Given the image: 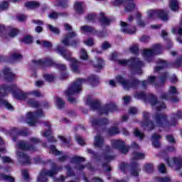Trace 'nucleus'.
I'll use <instances>...</instances> for the list:
<instances>
[{"mask_svg":"<svg viewBox=\"0 0 182 182\" xmlns=\"http://www.w3.org/2000/svg\"><path fill=\"white\" fill-rule=\"evenodd\" d=\"M100 112H103L105 114H107L109 112H114L116 110V105L114 103H109L105 107L100 109Z\"/></svg>","mask_w":182,"mask_h":182,"instance_id":"6ab92c4d","label":"nucleus"},{"mask_svg":"<svg viewBox=\"0 0 182 182\" xmlns=\"http://www.w3.org/2000/svg\"><path fill=\"white\" fill-rule=\"evenodd\" d=\"M119 133V129L114 127L109 129V134L110 136H113L114 134H117Z\"/></svg>","mask_w":182,"mask_h":182,"instance_id":"8fccbe9b","label":"nucleus"},{"mask_svg":"<svg viewBox=\"0 0 182 182\" xmlns=\"http://www.w3.org/2000/svg\"><path fill=\"white\" fill-rule=\"evenodd\" d=\"M19 33V30L16 28H12L9 33L10 38H15L16 35Z\"/></svg>","mask_w":182,"mask_h":182,"instance_id":"58836bf2","label":"nucleus"},{"mask_svg":"<svg viewBox=\"0 0 182 182\" xmlns=\"http://www.w3.org/2000/svg\"><path fill=\"white\" fill-rule=\"evenodd\" d=\"M84 6L83 3L79 1L75 2L74 4V9L76 14H82L83 12Z\"/></svg>","mask_w":182,"mask_h":182,"instance_id":"4be33fe9","label":"nucleus"},{"mask_svg":"<svg viewBox=\"0 0 182 182\" xmlns=\"http://www.w3.org/2000/svg\"><path fill=\"white\" fill-rule=\"evenodd\" d=\"M66 170H67V176L68 177L73 176V172H72V169L69 166L66 167Z\"/></svg>","mask_w":182,"mask_h":182,"instance_id":"69168bd1","label":"nucleus"},{"mask_svg":"<svg viewBox=\"0 0 182 182\" xmlns=\"http://www.w3.org/2000/svg\"><path fill=\"white\" fill-rule=\"evenodd\" d=\"M169 7L171 11H177L178 9V1L177 0H170Z\"/></svg>","mask_w":182,"mask_h":182,"instance_id":"a878e982","label":"nucleus"},{"mask_svg":"<svg viewBox=\"0 0 182 182\" xmlns=\"http://www.w3.org/2000/svg\"><path fill=\"white\" fill-rule=\"evenodd\" d=\"M121 31L124 32V33H129V35H133V33H136V28L133 27L132 29H130V26H129L125 22L121 21Z\"/></svg>","mask_w":182,"mask_h":182,"instance_id":"4468645a","label":"nucleus"},{"mask_svg":"<svg viewBox=\"0 0 182 182\" xmlns=\"http://www.w3.org/2000/svg\"><path fill=\"white\" fill-rule=\"evenodd\" d=\"M135 8L136 5H134V3H131L129 5L125 7V11L130 12L131 11H133V9H134Z\"/></svg>","mask_w":182,"mask_h":182,"instance_id":"c03bdc74","label":"nucleus"},{"mask_svg":"<svg viewBox=\"0 0 182 182\" xmlns=\"http://www.w3.org/2000/svg\"><path fill=\"white\" fill-rule=\"evenodd\" d=\"M61 56L64 58L66 60H69L70 62V68L71 70L77 73L79 72V65H80V62L75 58L72 57V53L69 51L65 50L61 53Z\"/></svg>","mask_w":182,"mask_h":182,"instance_id":"39448f33","label":"nucleus"},{"mask_svg":"<svg viewBox=\"0 0 182 182\" xmlns=\"http://www.w3.org/2000/svg\"><path fill=\"white\" fill-rule=\"evenodd\" d=\"M166 140L169 141V143H174V138L171 135L166 136Z\"/></svg>","mask_w":182,"mask_h":182,"instance_id":"774afa93","label":"nucleus"},{"mask_svg":"<svg viewBox=\"0 0 182 182\" xmlns=\"http://www.w3.org/2000/svg\"><path fill=\"white\" fill-rule=\"evenodd\" d=\"M143 116L144 120H145V122L143 123V127H149V129H148V130L153 129L154 127V125H153L152 122H149V117H150V114L148 112H144Z\"/></svg>","mask_w":182,"mask_h":182,"instance_id":"f3484780","label":"nucleus"},{"mask_svg":"<svg viewBox=\"0 0 182 182\" xmlns=\"http://www.w3.org/2000/svg\"><path fill=\"white\" fill-rule=\"evenodd\" d=\"M81 31L84 33H87L89 32H93V28L89 26H83L81 27Z\"/></svg>","mask_w":182,"mask_h":182,"instance_id":"473e14b6","label":"nucleus"},{"mask_svg":"<svg viewBox=\"0 0 182 182\" xmlns=\"http://www.w3.org/2000/svg\"><path fill=\"white\" fill-rule=\"evenodd\" d=\"M155 122L156 126H164L167 124V117L163 114L158 115L155 117Z\"/></svg>","mask_w":182,"mask_h":182,"instance_id":"2eb2a0df","label":"nucleus"},{"mask_svg":"<svg viewBox=\"0 0 182 182\" xmlns=\"http://www.w3.org/2000/svg\"><path fill=\"white\" fill-rule=\"evenodd\" d=\"M112 146L114 149H118L123 153V154H126L127 151H129V148L124 146V142L121 140H113L112 141Z\"/></svg>","mask_w":182,"mask_h":182,"instance_id":"ddd939ff","label":"nucleus"},{"mask_svg":"<svg viewBox=\"0 0 182 182\" xmlns=\"http://www.w3.org/2000/svg\"><path fill=\"white\" fill-rule=\"evenodd\" d=\"M43 112L42 110L38 109L36 113L33 112H28L27 114V119L26 122L29 126H35L38 122V119L39 117H42V116H44Z\"/></svg>","mask_w":182,"mask_h":182,"instance_id":"1a4fd4ad","label":"nucleus"},{"mask_svg":"<svg viewBox=\"0 0 182 182\" xmlns=\"http://www.w3.org/2000/svg\"><path fill=\"white\" fill-rule=\"evenodd\" d=\"M44 79L47 82H53V80L55 79V76L53 75H49V74H46L44 75Z\"/></svg>","mask_w":182,"mask_h":182,"instance_id":"79ce46f5","label":"nucleus"},{"mask_svg":"<svg viewBox=\"0 0 182 182\" xmlns=\"http://www.w3.org/2000/svg\"><path fill=\"white\" fill-rule=\"evenodd\" d=\"M16 85L6 86L2 85L0 87V105H2L8 110H14V106L9 103L4 97L8 95V92H11L13 94V96L18 100H25L26 97H29L31 95L35 97H41L42 93L38 90L32 91L30 92H23L16 91Z\"/></svg>","mask_w":182,"mask_h":182,"instance_id":"f257e3e1","label":"nucleus"},{"mask_svg":"<svg viewBox=\"0 0 182 182\" xmlns=\"http://www.w3.org/2000/svg\"><path fill=\"white\" fill-rule=\"evenodd\" d=\"M27 103L31 106V107H39V102L33 100H28Z\"/></svg>","mask_w":182,"mask_h":182,"instance_id":"c9c22d12","label":"nucleus"},{"mask_svg":"<svg viewBox=\"0 0 182 182\" xmlns=\"http://www.w3.org/2000/svg\"><path fill=\"white\" fill-rule=\"evenodd\" d=\"M26 6L30 9H33V8H38V6H39V3H36L35 1H28L26 3Z\"/></svg>","mask_w":182,"mask_h":182,"instance_id":"7c9ffc66","label":"nucleus"},{"mask_svg":"<svg viewBox=\"0 0 182 182\" xmlns=\"http://www.w3.org/2000/svg\"><path fill=\"white\" fill-rule=\"evenodd\" d=\"M72 163H75L77 165L78 170H83L85 166L83 165H80L82 161H85V158H82L80 156H74L71 160Z\"/></svg>","mask_w":182,"mask_h":182,"instance_id":"dca6fc26","label":"nucleus"},{"mask_svg":"<svg viewBox=\"0 0 182 182\" xmlns=\"http://www.w3.org/2000/svg\"><path fill=\"white\" fill-rule=\"evenodd\" d=\"M116 83H120L125 90H129L131 87H136V86L139 85V81L135 80L132 82L126 80L123 76L118 75L116 77V82H114V80H110L109 82V86H112V87H114V86H116Z\"/></svg>","mask_w":182,"mask_h":182,"instance_id":"20e7f679","label":"nucleus"},{"mask_svg":"<svg viewBox=\"0 0 182 182\" xmlns=\"http://www.w3.org/2000/svg\"><path fill=\"white\" fill-rule=\"evenodd\" d=\"M136 17L138 18L137 23L139 26H141V28L144 27L146 24L144 23V22L140 20V18H141V14L140 13H137Z\"/></svg>","mask_w":182,"mask_h":182,"instance_id":"4c0bfd02","label":"nucleus"},{"mask_svg":"<svg viewBox=\"0 0 182 182\" xmlns=\"http://www.w3.org/2000/svg\"><path fill=\"white\" fill-rule=\"evenodd\" d=\"M168 164L170 167H173V166H179L181 164H182V159L180 157L171 158L168 161Z\"/></svg>","mask_w":182,"mask_h":182,"instance_id":"412c9836","label":"nucleus"},{"mask_svg":"<svg viewBox=\"0 0 182 182\" xmlns=\"http://www.w3.org/2000/svg\"><path fill=\"white\" fill-rule=\"evenodd\" d=\"M56 106L58 109H62V107L65 106V102H63L60 97H56Z\"/></svg>","mask_w":182,"mask_h":182,"instance_id":"f704fd0d","label":"nucleus"},{"mask_svg":"<svg viewBox=\"0 0 182 182\" xmlns=\"http://www.w3.org/2000/svg\"><path fill=\"white\" fill-rule=\"evenodd\" d=\"M22 42H24V43H31L32 37L31 36H27L22 39Z\"/></svg>","mask_w":182,"mask_h":182,"instance_id":"3c124183","label":"nucleus"},{"mask_svg":"<svg viewBox=\"0 0 182 182\" xmlns=\"http://www.w3.org/2000/svg\"><path fill=\"white\" fill-rule=\"evenodd\" d=\"M149 19H157L160 18L162 21H168V13L165 10H149L147 11Z\"/></svg>","mask_w":182,"mask_h":182,"instance_id":"423d86ee","label":"nucleus"},{"mask_svg":"<svg viewBox=\"0 0 182 182\" xmlns=\"http://www.w3.org/2000/svg\"><path fill=\"white\" fill-rule=\"evenodd\" d=\"M159 170L160 173H166V166H164V164H161V165H159Z\"/></svg>","mask_w":182,"mask_h":182,"instance_id":"bf43d9fd","label":"nucleus"},{"mask_svg":"<svg viewBox=\"0 0 182 182\" xmlns=\"http://www.w3.org/2000/svg\"><path fill=\"white\" fill-rule=\"evenodd\" d=\"M50 150L52 152V154H55V156H59V154H62V152L58 151V149H56V147H55V146H50Z\"/></svg>","mask_w":182,"mask_h":182,"instance_id":"a19ab883","label":"nucleus"},{"mask_svg":"<svg viewBox=\"0 0 182 182\" xmlns=\"http://www.w3.org/2000/svg\"><path fill=\"white\" fill-rule=\"evenodd\" d=\"M161 139V136L159 134H154L151 138L152 144L154 147H160V143L159 139Z\"/></svg>","mask_w":182,"mask_h":182,"instance_id":"b1692460","label":"nucleus"},{"mask_svg":"<svg viewBox=\"0 0 182 182\" xmlns=\"http://www.w3.org/2000/svg\"><path fill=\"white\" fill-rule=\"evenodd\" d=\"M91 122H92V124H93V126H96L97 124H107V123H108V121L106 119H104L101 120L100 122H98L96 119H94Z\"/></svg>","mask_w":182,"mask_h":182,"instance_id":"72a5a7b5","label":"nucleus"},{"mask_svg":"<svg viewBox=\"0 0 182 182\" xmlns=\"http://www.w3.org/2000/svg\"><path fill=\"white\" fill-rule=\"evenodd\" d=\"M97 64L95 65V68H97V69H102V68H103V60L97 58Z\"/></svg>","mask_w":182,"mask_h":182,"instance_id":"de8ad7c7","label":"nucleus"},{"mask_svg":"<svg viewBox=\"0 0 182 182\" xmlns=\"http://www.w3.org/2000/svg\"><path fill=\"white\" fill-rule=\"evenodd\" d=\"M3 163H12V159L8 156L1 157Z\"/></svg>","mask_w":182,"mask_h":182,"instance_id":"4d7b16f0","label":"nucleus"},{"mask_svg":"<svg viewBox=\"0 0 182 182\" xmlns=\"http://www.w3.org/2000/svg\"><path fill=\"white\" fill-rule=\"evenodd\" d=\"M11 58L13 60H19L20 59H22V55L18 53H14L11 55Z\"/></svg>","mask_w":182,"mask_h":182,"instance_id":"37998d69","label":"nucleus"},{"mask_svg":"<svg viewBox=\"0 0 182 182\" xmlns=\"http://www.w3.org/2000/svg\"><path fill=\"white\" fill-rule=\"evenodd\" d=\"M158 65H159V66H157L155 68V70L156 72H159V70H160L161 69H163L164 68H167V63L164 60H159L158 61Z\"/></svg>","mask_w":182,"mask_h":182,"instance_id":"bb28decb","label":"nucleus"},{"mask_svg":"<svg viewBox=\"0 0 182 182\" xmlns=\"http://www.w3.org/2000/svg\"><path fill=\"white\" fill-rule=\"evenodd\" d=\"M161 50V46L160 44L155 45L153 49H145L144 50L142 55L146 60L150 61V58H153L154 55H159Z\"/></svg>","mask_w":182,"mask_h":182,"instance_id":"6e6552de","label":"nucleus"},{"mask_svg":"<svg viewBox=\"0 0 182 182\" xmlns=\"http://www.w3.org/2000/svg\"><path fill=\"white\" fill-rule=\"evenodd\" d=\"M21 173H22V176L25 178V180H28V178H29V175L28 174V171L23 170Z\"/></svg>","mask_w":182,"mask_h":182,"instance_id":"e2e57ef3","label":"nucleus"},{"mask_svg":"<svg viewBox=\"0 0 182 182\" xmlns=\"http://www.w3.org/2000/svg\"><path fill=\"white\" fill-rule=\"evenodd\" d=\"M102 48L103 50H106V49H109V48H110V43H109L107 41H105L103 43Z\"/></svg>","mask_w":182,"mask_h":182,"instance_id":"13d9d810","label":"nucleus"},{"mask_svg":"<svg viewBox=\"0 0 182 182\" xmlns=\"http://www.w3.org/2000/svg\"><path fill=\"white\" fill-rule=\"evenodd\" d=\"M75 139L78 144H80L81 146H83L85 144V140H83V139L80 136H75Z\"/></svg>","mask_w":182,"mask_h":182,"instance_id":"6e6d98bb","label":"nucleus"},{"mask_svg":"<svg viewBox=\"0 0 182 182\" xmlns=\"http://www.w3.org/2000/svg\"><path fill=\"white\" fill-rule=\"evenodd\" d=\"M9 6V4L8 1H4L0 4V11H5V9H8Z\"/></svg>","mask_w":182,"mask_h":182,"instance_id":"a18cd8bd","label":"nucleus"},{"mask_svg":"<svg viewBox=\"0 0 182 182\" xmlns=\"http://www.w3.org/2000/svg\"><path fill=\"white\" fill-rule=\"evenodd\" d=\"M58 16H59V14L55 11H52L48 15V18H50V19H56V18H58Z\"/></svg>","mask_w":182,"mask_h":182,"instance_id":"5fc2aeb1","label":"nucleus"},{"mask_svg":"<svg viewBox=\"0 0 182 182\" xmlns=\"http://www.w3.org/2000/svg\"><path fill=\"white\" fill-rule=\"evenodd\" d=\"M64 27L68 31V33L64 36L62 43L65 46H73L75 48L76 44L79 43V40H73V38H76V33L72 31V26L68 23L64 24Z\"/></svg>","mask_w":182,"mask_h":182,"instance_id":"7ed1b4c3","label":"nucleus"},{"mask_svg":"<svg viewBox=\"0 0 182 182\" xmlns=\"http://www.w3.org/2000/svg\"><path fill=\"white\" fill-rule=\"evenodd\" d=\"M43 136L44 137H47L50 141H56V140H55L52 136V131H50V129H48L47 132H43Z\"/></svg>","mask_w":182,"mask_h":182,"instance_id":"393cba45","label":"nucleus"},{"mask_svg":"<svg viewBox=\"0 0 182 182\" xmlns=\"http://www.w3.org/2000/svg\"><path fill=\"white\" fill-rule=\"evenodd\" d=\"M80 58L82 60H87L89 59V55H87V52H86V50L82 48L80 51Z\"/></svg>","mask_w":182,"mask_h":182,"instance_id":"cd10ccee","label":"nucleus"},{"mask_svg":"<svg viewBox=\"0 0 182 182\" xmlns=\"http://www.w3.org/2000/svg\"><path fill=\"white\" fill-rule=\"evenodd\" d=\"M133 157L135 160H140V159H144V154L134 152L133 154Z\"/></svg>","mask_w":182,"mask_h":182,"instance_id":"e433bc0d","label":"nucleus"},{"mask_svg":"<svg viewBox=\"0 0 182 182\" xmlns=\"http://www.w3.org/2000/svg\"><path fill=\"white\" fill-rule=\"evenodd\" d=\"M158 182H170V178L166 177L165 178H159L157 180Z\"/></svg>","mask_w":182,"mask_h":182,"instance_id":"338daca9","label":"nucleus"},{"mask_svg":"<svg viewBox=\"0 0 182 182\" xmlns=\"http://www.w3.org/2000/svg\"><path fill=\"white\" fill-rule=\"evenodd\" d=\"M84 43L85 45H87V46H93V45H95V42L92 38H88L87 40L85 41Z\"/></svg>","mask_w":182,"mask_h":182,"instance_id":"603ef678","label":"nucleus"},{"mask_svg":"<svg viewBox=\"0 0 182 182\" xmlns=\"http://www.w3.org/2000/svg\"><path fill=\"white\" fill-rule=\"evenodd\" d=\"M48 28L49 29V31H50V32L55 33V35H59L60 33V30H59L58 27H55L50 24L48 25Z\"/></svg>","mask_w":182,"mask_h":182,"instance_id":"c85d7f7f","label":"nucleus"},{"mask_svg":"<svg viewBox=\"0 0 182 182\" xmlns=\"http://www.w3.org/2000/svg\"><path fill=\"white\" fill-rule=\"evenodd\" d=\"M18 151H17V156L21 161V163H24L25 164H29L31 163V159L28 155H26L23 153V150H30V151H35V148L33 146H28L26 143L23 141H21L18 144Z\"/></svg>","mask_w":182,"mask_h":182,"instance_id":"f03ea898","label":"nucleus"},{"mask_svg":"<svg viewBox=\"0 0 182 182\" xmlns=\"http://www.w3.org/2000/svg\"><path fill=\"white\" fill-rule=\"evenodd\" d=\"M58 139H60V140H61V141L64 143V144H69V140L66 139V138L63 136H58Z\"/></svg>","mask_w":182,"mask_h":182,"instance_id":"052dcab7","label":"nucleus"},{"mask_svg":"<svg viewBox=\"0 0 182 182\" xmlns=\"http://www.w3.org/2000/svg\"><path fill=\"white\" fill-rule=\"evenodd\" d=\"M119 65L122 66H142L143 63L138 58H131L130 60H119Z\"/></svg>","mask_w":182,"mask_h":182,"instance_id":"f8f14e48","label":"nucleus"},{"mask_svg":"<svg viewBox=\"0 0 182 182\" xmlns=\"http://www.w3.org/2000/svg\"><path fill=\"white\" fill-rule=\"evenodd\" d=\"M3 73L9 82H12V80L15 79V74H14L9 68H5L3 70Z\"/></svg>","mask_w":182,"mask_h":182,"instance_id":"a211bd4d","label":"nucleus"},{"mask_svg":"<svg viewBox=\"0 0 182 182\" xmlns=\"http://www.w3.org/2000/svg\"><path fill=\"white\" fill-rule=\"evenodd\" d=\"M149 103L153 109H156L157 112H161V110L166 109V105L163 102L157 101L154 95H151Z\"/></svg>","mask_w":182,"mask_h":182,"instance_id":"9b49d317","label":"nucleus"},{"mask_svg":"<svg viewBox=\"0 0 182 182\" xmlns=\"http://www.w3.org/2000/svg\"><path fill=\"white\" fill-rule=\"evenodd\" d=\"M131 53H136L139 52V46L137 45H133L129 48Z\"/></svg>","mask_w":182,"mask_h":182,"instance_id":"49530a36","label":"nucleus"},{"mask_svg":"<svg viewBox=\"0 0 182 182\" xmlns=\"http://www.w3.org/2000/svg\"><path fill=\"white\" fill-rule=\"evenodd\" d=\"M0 180H6V181L14 182L15 179L11 176H8L6 175L0 174Z\"/></svg>","mask_w":182,"mask_h":182,"instance_id":"2f4dec72","label":"nucleus"},{"mask_svg":"<svg viewBox=\"0 0 182 182\" xmlns=\"http://www.w3.org/2000/svg\"><path fill=\"white\" fill-rule=\"evenodd\" d=\"M134 134L136 137H139V139H143L144 137V134L140 132L138 129H135L134 131Z\"/></svg>","mask_w":182,"mask_h":182,"instance_id":"ea45409f","label":"nucleus"},{"mask_svg":"<svg viewBox=\"0 0 182 182\" xmlns=\"http://www.w3.org/2000/svg\"><path fill=\"white\" fill-rule=\"evenodd\" d=\"M87 105H89L91 109H93L94 110L95 109H100V102L97 100H90V97L87 98Z\"/></svg>","mask_w":182,"mask_h":182,"instance_id":"aec40b11","label":"nucleus"},{"mask_svg":"<svg viewBox=\"0 0 182 182\" xmlns=\"http://www.w3.org/2000/svg\"><path fill=\"white\" fill-rule=\"evenodd\" d=\"M17 19L18 21H19V22H23V21H25V19H26V16L21 14L17 16Z\"/></svg>","mask_w":182,"mask_h":182,"instance_id":"680f3d73","label":"nucleus"},{"mask_svg":"<svg viewBox=\"0 0 182 182\" xmlns=\"http://www.w3.org/2000/svg\"><path fill=\"white\" fill-rule=\"evenodd\" d=\"M57 1L59 3V6H62L63 8L68 6V0H57Z\"/></svg>","mask_w":182,"mask_h":182,"instance_id":"09e8293b","label":"nucleus"},{"mask_svg":"<svg viewBox=\"0 0 182 182\" xmlns=\"http://www.w3.org/2000/svg\"><path fill=\"white\" fill-rule=\"evenodd\" d=\"M150 41V37L147 36H144L140 38L141 42H149Z\"/></svg>","mask_w":182,"mask_h":182,"instance_id":"0e129e2a","label":"nucleus"},{"mask_svg":"<svg viewBox=\"0 0 182 182\" xmlns=\"http://www.w3.org/2000/svg\"><path fill=\"white\" fill-rule=\"evenodd\" d=\"M103 137H102L100 135H97L95 137L94 145L95 146V147H102V146H103Z\"/></svg>","mask_w":182,"mask_h":182,"instance_id":"5701e85b","label":"nucleus"},{"mask_svg":"<svg viewBox=\"0 0 182 182\" xmlns=\"http://www.w3.org/2000/svg\"><path fill=\"white\" fill-rule=\"evenodd\" d=\"M101 22L102 23V25H109L110 24V20H109V18L102 16V18H101Z\"/></svg>","mask_w":182,"mask_h":182,"instance_id":"864d4df0","label":"nucleus"},{"mask_svg":"<svg viewBox=\"0 0 182 182\" xmlns=\"http://www.w3.org/2000/svg\"><path fill=\"white\" fill-rule=\"evenodd\" d=\"M60 171V168H53L50 171L43 170L41 171V174L38 178V182H46L48 181V177H53L55 174H58V172Z\"/></svg>","mask_w":182,"mask_h":182,"instance_id":"9d476101","label":"nucleus"},{"mask_svg":"<svg viewBox=\"0 0 182 182\" xmlns=\"http://www.w3.org/2000/svg\"><path fill=\"white\" fill-rule=\"evenodd\" d=\"M37 45H41L44 48H52V43L49 41H41L39 40L36 41Z\"/></svg>","mask_w":182,"mask_h":182,"instance_id":"c756f323","label":"nucleus"},{"mask_svg":"<svg viewBox=\"0 0 182 182\" xmlns=\"http://www.w3.org/2000/svg\"><path fill=\"white\" fill-rule=\"evenodd\" d=\"M85 82H86L85 80L82 78L77 79L76 82L65 91V95L67 96H72V95H75V93H79V92L82 90V85H83Z\"/></svg>","mask_w":182,"mask_h":182,"instance_id":"0eeeda50","label":"nucleus"}]
</instances>
